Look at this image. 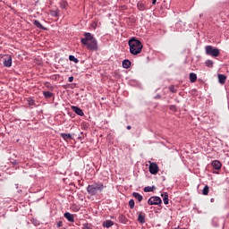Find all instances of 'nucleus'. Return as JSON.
Segmentation results:
<instances>
[{
	"label": "nucleus",
	"instance_id": "f257e3e1",
	"mask_svg": "<svg viewBox=\"0 0 229 229\" xmlns=\"http://www.w3.org/2000/svg\"><path fill=\"white\" fill-rule=\"evenodd\" d=\"M81 44H82V46H86L89 51H98V39H96L94 35L90 32L84 33V38H81Z\"/></svg>",
	"mask_w": 229,
	"mask_h": 229
},
{
	"label": "nucleus",
	"instance_id": "f03ea898",
	"mask_svg": "<svg viewBox=\"0 0 229 229\" xmlns=\"http://www.w3.org/2000/svg\"><path fill=\"white\" fill-rule=\"evenodd\" d=\"M128 46L131 55H133L134 56H137V55H140L144 47L142 42L135 37H132L131 39H129Z\"/></svg>",
	"mask_w": 229,
	"mask_h": 229
},
{
	"label": "nucleus",
	"instance_id": "7ed1b4c3",
	"mask_svg": "<svg viewBox=\"0 0 229 229\" xmlns=\"http://www.w3.org/2000/svg\"><path fill=\"white\" fill-rule=\"evenodd\" d=\"M103 189H105V185H103V182H96L94 184H89L87 187V192L90 196H96L98 192H103Z\"/></svg>",
	"mask_w": 229,
	"mask_h": 229
},
{
	"label": "nucleus",
	"instance_id": "20e7f679",
	"mask_svg": "<svg viewBox=\"0 0 229 229\" xmlns=\"http://www.w3.org/2000/svg\"><path fill=\"white\" fill-rule=\"evenodd\" d=\"M205 51L208 56H212L213 58H217V56L221 55V50L217 47H214L213 46H206Z\"/></svg>",
	"mask_w": 229,
	"mask_h": 229
},
{
	"label": "nucleus",
	"instance_id": "39448f33",
	"mask_svg": "<svg viewBox=\"0 0 229 229\" xmlns=\"http://www.w3.org/2000/svg\"><path fill=\"white\" fill-rule=\"evenodd\" d=\"M148 205H162V199L158 196H152L148 199Z\"/></svg>",
	"mask_w": 229,
	"mask_h": 229
},
{
	"label": "nucleus",
	"instance_id": "423d86ee",
	"mask_svg": "<svg viewBox=\"0 0 229 229\" xmlns=\"http://www.w3.org/2000/svg\"><path fill=\"white\" fill-rule=\"evenodd\" d=\"M148 171L150 174H158V171H159L158 165H157V163L155 162L150 163Z\"/></svg>",
	"mask_w": 229,
	"mask_h": 229
},
{
	"label": "nucleus",
	"instance_id": "0eeeda50",
	"mask_svg": "<svg viewBox=\"0 0 229 229\" xmlns=\"http://www.w3.org/2000/svg\"><path fill=\"white\" fill-rule=\"evenodd\" d=\"M72 112H74L77 115H80V117H83V115H85V113H83V110H81V108L76 106H72Z\"/></svg>",
	"mask_w": 229,
	"mask_h": 229
},
{
	"label": "nucleus",
	"instance_id": "6e6552de",
	"mask_svg": "<svg viewBox=\"0 0 229 229\" xmlns=\"http://www.w3.org/2000/svg\"><path fill=\"white\" fill-rule=\"evenodd\" d=\"M4 67H12V55H6L4 58Z\"/></svg>",
	"mask_w": 229,
	"mask_h": 229
},
{
	"label": "nucleus",
	"instance_id": "1a4fd4ad",
	"mask_svg": "<svg viewBox=\"0 0 229 229\" xmlns=\"http://www.w3.org/2000/svg\"><path fill=\"white\" fill-rule=\"evenodd\" d=\"M211 165H212L213 169H216V171H219V169H221V167H223V165L221 164V161H219V160L212 161Z\"/></svg>",
	"mask_w": 229,
	"mask_h": 229
},
{
	"label": "nucleus",
	"instance_id": "9d476101",
	"mask_svg": "<svg viewBox=\"0 0 229 229\" xmlns=\"http://www.w3.org/2000/svg\"><path fill=\"white\" fill-rule=\"evenodd\" d=\"M64 217H65V219H67V221H69V223H74V215H72L69 212H65L64 214Z\"/></svg>",
	"mask_w": 229,
	"mask_h": 229
},
{
	"label": "nucleus",
	"instance_id": "9b49d317",
	"mask_svg": "<svg viewBox=\"0 0 229 229\" xmlns=\"http://www.w3.org/2000/svg\"><path fill=\"white\" fill-rule=\"evenodd\" d=\"M138 221L140 225L146 223V213L140 212L138 216Z\"/></svg>",
	"mask_w": 229,
	"mask_h": 229
},
{
	"label": "nucleus",
	"instance_id": "f8f14e48",
	"mask_svg": "<svg viewBox=\"0 0 229 229\" xmlns=\"http://www.w3.org/2000/svg\"><path fill=\"white\" fill-rule=\"evenodd\" d=\"M33 24L34 26H36V28H38V30H47V28L44 27V25H42V23H40V21L38 20H33Z\"/></svg>",
	"mask_w": 229,
	"mask_h": 229
},
{
	"label": "nucleus",
	"instance_id": "ddd939ff",
	"mask_svg": "<svg viewBox=\"0 0 229 229\" xmlns=\"http://www.w3.org/2000/svg\"><path fill=\"white\" fill-rule=\"evenodd\" d=\"M60 137L67 142V140H72V135L71 133H60Z\"/></svg>",
	"mask_w": 229,
	"mask_h": 229
},
{
	"label": "nucleus",
	"instance_id": "4468645a",
	"mask_svg": "<svg viewBox=\"0 0 229 229\" xmlns=\"http://www.w3.org/2000/svg\"><path fill=\"white\" fill-rule=\"evenodd\" d=\"M122 66L123 67V69H130V67H131V61H130L129 59H125L122 62Z\"/></svg>",
	"mask_w": 229,
	"mask_h": 229
},
{
	"label": "nucleus",
	"instance_id": "2eb2a0df",
	"mask_svg": "<svg viewBox=\"0 0 229 229\" xmlns=\"http://www.w3.org/2000/svg\"><path fill=\"white\" fill-rule=\"evenodd\" d=\"M104 228H112L114 226V221L112 220H106L102 224Z\"/></svg>",
	"mask_w": 229,
	"mask_h": 229
},
{
	"label": "nucleus",
	"instance_id": "dca6fc26",
	"mask_svg": "<svg viewBox=\"0 0 229 229\" xmlns=\"http://www.w3.org/2000/svg\"><path fill=\"white\" fill-rule=\"evenodd\" d=\"M161 197L163 199V202L165 205H169V194H167V192H163L161 193Z\"/></svg>",
	"mask_w": 229,
	"mask_h": 229
},
{
	"label": "nucleus",
	"instance_id": "f3484780",
	"mask_svg": "<svg viewBox=\"0 0 229 229\" xmlns=\"http://www.w3.org/2000/svg\"><path fill=\"white\" fill-rule=\"evenodd\" d=\"M137 8L140 12H146V10H148V6H146L142 2H139L137 4Z\"/></svg>",
	"mask_w": 229,
	"mask_h": 229
},
{
	"label": "nucleus",
	"instance_id": "a211bd4d",
	"mask_svg": "<svg viewBox=\"0 0 229 229\" xmlns=\"http://www.w3.org/2000/svg\"><path fill=\"white\" fill-rule=\"evenodd\" d=\"M132 196L133 198H135V199H137L139 201V203H140V201H142V199H144V197H142V195H140V193L139 192H132Z\"/></svg>",
	"mask_w": 229,
	"mask_h": 229
},
{
	"label": "nucleus",
	"instance_id": "6ab92c4d",
	"mask_svg": "<svg viewBox=\"0 0 229 229\" xmlns=\"http://www.w3.org/2000/svg\"><path fill=\"white\" fill-rule=\"evenodd\" d=\"M197 80H198V75L194 72H191L190 73V81H191V83H196Z\"/></svg>",
	"mask_w": 229,
	"mask_h": 229
},
{
	"label": "nucleus",
	"instance_id": "aec40b11",
	"mask_svg": "<svg viewBox=\"0 0 229 229\" xmlns=\"http://www.w3.org/2000/svg\"><path fill=\"white\" fill-rule=\"evenodd\" d=\"M118 220H119V223H122V225H126V223H128V219L126 218V216H124V215H120L118 216Z\"/></svg>",
	"mask_w": 229,
	"mask_h": 229
},
{
	"label": "nucleus",
	"instance_id": "412c9836",
	"mask_svg": "<svg viewBox=\"0 0 229 229\" xmlns=\"http://www.w3.org/2000/svg\"><path fill=\"white\" fill-rule=\"evenodd\" d=\"M218 81L221 83V85H225V82L226 81V77L225 74H218Z\"/></svg>",
	"mask_w": 229,
	"mask_h": 229
},
{
	"label": "nucleus",
	"instance_id": "4be33fe9",
	"mask_svg": "<svg viewBox=\"0 0 229 229\" xmlns=\"http://www.w3.org/2000/svg\"><path fill=\"white\" fill-rule=\"evenodd\" d=\"M43 96H44L45 99H51V98H53V92L43 91Z\"/></svg>",
	"mask_w": 229,
	"mask_h": 229
},
{
	"label": "nucleus",
	"instance_id": "5701e85b",
	"mask_svg": "<svg viewBox=\"0 0 229 229\" xmlns=\"http://www.w3.org/2000/svg\"><path fill=\"white\" fill-rule=\"evenodd\" d=\"M68 5L69 4L65 0L60 2V8H62V10H66Z\"/></svg>",
	"mask_w": 229,
	"mask_h": 229
},
{
	"label": "nucleus",
	"instance_id": "b1692460",
	"mask_svg": "<svg viewBox=\"0 0 229 229\" xmlns=\"http://www.w3.org/2000/svg\"><path fill=\"white\" fill-rule=\"evenodd\" d=\"M156 187L155 186H146L143 191L144 192H153L155 191Z\"/></svg>",
	"mask_w": 229,
	"mask_h": 229
},
{
	"label": "nucleus",
	"instance_id": "393cba45",
	"mask_svg": "<svg viewBox=\"0 0 229 229\" xmlns=\"http://www.w3.org/2000/svg\"><path fill=\"white\" fill-rule=\"evenodd\" d=\"M45 87L46 89H47V90H50V92H53V90H55V86H52V84L49 82H47L45 84Z\"/></svg>",
	"mask_w": 229,
	"mask_h": 229
},
{
	"label": "nucleus",
	"instance_id": "a878e982",
	"mask_svg": "<svg viewBox=\"0 0 229 229\" xmlns=\"http://www.w3.org/2000/svg\"><path fill=\"white\" fill-rule=\"evenodd\" d=\"M208 192H209L208 185H205L202 190L203 196H208Z\"/></svg>",
	"mask_w": 229,
	"mask_h": 229
},
{
	"label": "nucleus",
	"instance_id": "bb28decb",
	"mask_svg": "<svg viewBox=\"0 0 229 229\" xmlns=\"http://www.w3.org/2000/svg\"><path fill=\"white\" fill-rule=\"evenodd\" d=\"M205 64H206V66H207V67H209V68L214 67V61H212V60H210V59L207 60V61L205 62Z\"/></svg>",
	"mask_w": 229,
	"mask_h": 229
},
{
	"label": "nucleus",
	"instance_id": "cd10ccee",
	"mask_svg": "<svg viewBox=\"0 0 229 229\" xmlns=\"http://www.w3.org/2000/svg\"><path fill=\"white\" fill-rule=\"evenodd\" d=\"M27 102H28L29 106H35V99L29 98H27Z\"/></svg>",
	"mask_w": 229,
	"mask_h": 229
},
{
	"label": "nucleus",
	"instance_id": "c85d7f7f",
	"mask_svg": "<svg viewBox=\"0 0 229 229\" xmlns=\"http://www.w3.org/2000/svg\"><path fill=\"white\" fill-rule=\"evenodd\" d=\"M81 130H85V131L89 130V123H87V122L81 123Z\"/></svg>",
	"mask_w": 229,
	"mask_h": 229
},
{
	"label": "nucleus",
	"instance_id": "c756f323",
	"mask_svg": "<svg viewBox=\"0 0 229 229\" xmlns=\"http://www.w3.org/2000/svg\"><path fill=\"white\" fill-rule=\"evenodd\" d=\"M129 207H130L131 210H133V208H135V200H133V199H131L129 200Z\"/></svg>",
	"mask_w": 229,
	"mask_h": 229
},
{
	"label": "nucleus",
	"instance_id": "7c9ffc66",
	"mask_svg": "<svg viewBox=\"0 0 229 229\" xmlns=\"http://www.w3.org/2000/svg\"><path fill=\"white\" fill-rule=\"evenodd\" d=\"M69 60L74 64H78V62H80V60H78V58H76L74 55H69Z\"/></svg>",
	"mask_w": 229,
	"mask_h": 229
},
{
	"label": "nucleus",
	"instance_id": "2f4dec72",
	"mask_svg": "<svg viewBox=\"0 0 229 229\" xmlns=\"http://www.w3.org/2000/svg\"><path fill=\"white\" fill-rule=\"evenodd\" d=\"M169 90L170 92H172V94H176V92H178V90L176 89V88L174 87V85H171L169 87Z\"/></svg>",
	"mask_w": 229,
	"mask_h": 229
},
{
	"label": "nucleus",
	"instance_id": "473e14b6",
	"mask_svg": "<svg viewBox=\"0 0 229 229\" xmlns=\"http://www.w3.org/2000/svg\"><path fill=\"white\" fill-rule=\"evenodd\" d=\"M50 14L52 15V17H58V11H51Z\"/></svg>",
	"mask_w": 229,
	"mask_h": 229
},
{
	"label": "nucleus",
	"instance_id": "72a5a7b5",
	"mask_svg": "<svg viewBox=\"0 0 229 229\" xmlns=\"http://www.w3.org/2000/svg\"><path fill=\"white\" fill-rule=\"evenodd\" d=\"M169 109L172 110V112H176L177 108H176V106H169Z\"/></svg>",
	"mask_w": 229,
	"mask_h": 229
},
{
	"label": "nucleus",
	"instance_id": "f704fd0d",
	"mask_svg": "<svg viewBox=\"0 0 229 229\" xmlns=\"http://www.w3.org/2000/svg\"><path fill=\"white\" fill-rule=\"evenodd\" d=\"M56 226L57 228H62V226H64V222L62 221L57 222Z\"/></svg>",
	"mask_w": 229,
	"mask_h": 229
},
{
	"label": "nucleus",
	"instance_id": "c9c22d12",
	"mask_svg": "<svg viewBox=\"0 0 229 229\" xmlns=\"http://www.w3.org/2000/svg\"><path fill=\"white\" fill-rule=\"evenodd\" d=\"M82 229H91L88 223L82 225Z\"/></svg>",
	"mask_w": 229,
	"mask_h": 229
},
{
	"label": "nucleus",
	"instance_id": "e433bc0d",
	"mask_svg": "<svg viewBox=\"0 0 229 229\" xmlns=\"http://www.w3.org/2000/svg\"><path fill=\"white\" fill-rule=\"evenodd\" d=\"M31 223H32V225H34L35 226H37V225H38V221L37 219H35V218H33V219L31 220Z\"/></svg>",
	"mask_w": 229,
	"mask_h": 229
},
{
	"label": "nucleus",
	"instance_id": "4c0bfd02",
	"mask_svg": "<svg viewBox=\"0 0 229 229\" xmlns=\"http://www.w3.org/2000/svg\"><path fill=\"white\" fill-rule=\"evenodd\" d=\"M68 81H69L70 83H72V81H74V77L70 76V77L68 78Z\"/></svg>",
	"mask_w": 229,
	"mask_h": 229
},
{
	"label": "nucleus",
	"instance_id": "58836bf2",
	"mask_svg": "<svg viewBox=\"0 0 229 229\" xmlns=\"http://www.w3.org/2000/svg\"><path fill=\"white\" fill-rule=\"evenodd\" d=\"M162 96L160 94H157V96L154 97V99H161Z\"/></svg>",
	"mask_w": 229,
	"mask_h": 229
},
{
	"label": "nucleus",
	"instance_id": "ea45409f",
	"mask_svg": "<svg viewBox=\"0 0 229 229\" xmlns=\"http://www.w3.org/2000/svg\"><path fill=\"white\" fill-rule=\"evenodd\" d=\"M152 4H157V0H152Z\"/></svg>",
	"mask_w": 229,
	"mask_h": 229
},
{
	"label": "nucleus",
	"instance_id": "a19ab883",
	"mask_svg": "<svg viewBox=\"0 0 229 229\" xmlns=\"http://www.w3.org/2000/svg\"><path fill=\"white\" fill-rule=\"evenodd\" d=\"M127 130H131V125H127Z\"/></svg>",
	"mask_w": 229,
	"mask_h": 229
},
{
	"label": "nucleus",
	"instance_id": "79ce46f5",
	"mask_svg": "<svg viewBox=\"0 0 229 229\" xmlns=\"http://www.w3.org/2000/svg\"><path fill=\"white\" fill-rule=\"evenodd\" d=\"M202 16H203V13H200V14H199V17H202Z\"/></svg>",
	"mask_w": 229,
	"mask_h": 229
},
{
	"label": "nucleus",
	"instance_id": "37998d69",
	"mask_svg": "<svg viewBox=\"0 0 229 229\" xmlns=\"http://www.w3.org/2000/svg\"><path fill=\"white\" fill-rule=\"evenodd\" d=\"M17 121H21V119H15V122H17Z\"/></svg>",
	"mask_w": 229,
	"mask_h": 229
},
{
	"label": "nucleus",
	"instance_id": "c03bdc74",
	"mask_svg": "<svg viewBox=\"0 0 229 229\" xmlns=\"http://www.w3.org/2000/svg\"><path fill=\"white\" fill-rule=\"evenodd\" d=\"M79 139H81V136H79Z\"/></svg>",
	"mask_w": 229,
	"mask_h": 229
},
{
	"label": "nucleus",
	"instance_id": "a18cd8bd",
	"mask_svg": "<svg viewBox=\"0 0 229 229\" xmlns=\"http://www.w3.org/2000/svg\"><path fill=\"white\" fill-rule=\"evenodd\" d=\"M211 201H214V199H211Z\"/></svg>",
	"mask_w": 229,
	"mask_h": 229
},
{
	"label": "nucleus",
	"instance_id": "49530a36",
	"mask_svg": "<svg viewBox=\"0 0 229 229\" xmlns=\"http://www.w3.org/2000/svg\"><path fill=\"white\" fill-rule=\"evenodd\" d=\"M174 229H178V227H175Z\"/></svg>",
	"mask_w": 229,
	"mask_h": 229
}]
</instances>
